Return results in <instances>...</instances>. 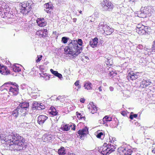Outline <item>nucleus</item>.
I'll return each mask as SVG.
<instances>
[{
    "instance_id": "f257e3e1",
    "label": "nucleus",
    "mask_w": 155,
    "mask_h": 155,
    "mask_svg": "<svg viewBox=\"0 0 155 155\" xmlns=\"http://www.w3.org/2000/svg\"><path fill=\"white\" fill-rule=\"evenodd\" d=\"M4 141L7 143L8 147L11 151L24 150L27 147L24 138L18 134L12 133L4 137Z\"/></svg>"
},
{
    "instance_id": "f03ea898",
    "label": "nucleus",
    "mask_w": 155,
    "mask_h": 155,
    "mask_svg": "<svg viewBox=\"0 0 155 155\" xmlns=\"http://www.w3.org/2000/svg\"><path fill=\"white\" fill-rule=\"evenodd\" d=\"M83 42L81 39L71 41L68 46L64 48V52L66 54H70L74 57H76L83 50Z\"/></svg>"
},
{
    "instance_id": "7ed1b4c3",
    "label": "nucleus",
    "mask_w": 155,
    "mask_h": 155,
    "mask_svg": "<svg viewBox=\"0 0 155 155\" xmlns=\"http://www.w3.org/2000/svg\"><path fill=\"white\" fill-rule=\"evenodd\" d=\"M140 13L139 14V17L141 18L146 17L147 16H150L154 13V10L153 7L147 6L145 7H142L140 9Z\"/></svg>"
},
{
    "instance_id": "20e7f679",
    "label": "nucleus",
    "mask_w": 155,
    "mask_h": 155,
    "mask_svg": "<svg viewBox=\"0 0 155 155\" xmlns=\"http://www.w3.org/2000/svg\"><path fill=\"white\" fill-rule=\"evenodd\" d=\"M33 2L31 0L24 2L21 3V8L20 12L24 15L28 14L31 9Z\"/></svg>"
},
{
    "instance_id": "39448f33",
    "label": "nucleus",
    "mask_w": 155,
    "mask_h": 155,
    "mask_svg": "<svg viewBox=\"0 0 155 155\" xmlns=\"http://www.w3.org/2000/svg\"><path fill=\"white\" fill-rule=\"evenodd\" d=\"M100 5L102 10L104 11H111L114 8L113 4L109 0H104Z\"/></svg>"
},
{
    "instance_id": "423d86ee",
    "label": "nucleus",
    "mask_w": 155,
    "mask_h": 155,
    "mask_svg": "<svg viewBox=\"0 0 155 155\" xmlns=\"http://www.w3.org/2000/svg\"><path fill=\"white\" fill-rule=\"evenodd\" d=\"M29 106V103L26 102H24L20 103L17 107L20 110V112H25L23 114V115L25 116L26 114L25 113L28 111Z\"/></svg>"
},
{
    "instance_id": "0eeeda50",
    "label": "nucleus",
    "mask_w": 155,
    "mask_h": 155,
    "mask_svg": "<svg viewBox=\"0 0 155 155\" xmlns=\"http://www.w3.org/2000/svg\"><path fill=\"white\" fill-rule=\"evenodd\" d=\"M110 145H107L106 143H104L103 145V148H102L101 154L103 155H107L114 151V149H110Z\"/></svg>"
},
{
    "instance_id": "6e6552de",
    "label": "nucleus",
    "mask_w": 155,
    "mask_h": 155,
    "mask_svg": "<svg viewBox=\"0 0 155 155\" xmlns=\"http://www.w3.org/2000/svg\"><path fill=\"white\" fill-rule=\"evenodd\" d=\"M139 74V72L134 73L133 71H130L128 74L127 78L129 81L135 80L140 77Z\"/></svg>"
},
{
    "instance_id": "1a4fd4ad",
    "label": "nucleus",
    "mask_w": 155,
    "mask_h": 155,
    "mask_svg": "<svg viewBox=\"0 0 155 155\" xmlns=\"http://www.w3.org/2000/svg\"><path fill=\"white\" fill-rule=\"evenodd\" d=\"M15 87H10V88L9 89V94L13 95H16L18 93V85H16Z\"/></svg>"
},
{
    "instance_id": "9d476101",
    "label": "nucleus",
    "mask_w": 155,
    "mask_h": 155,
    "mask_svg": "<svg viewBox=\"0 0 155 155\" xmlns=\"http://www.w3.org/2000/svg\"><path fill=\"white\" fill-rule=\"evenodd\" d=\"M12 13V12H5V11H4L3 12H2V13H1V15H0L2 18H7V19L8 18H12L14 16Z\"/></svg>"
},
{
    "instance_id": "9b49d317",
    "label": "nucleus",
    "mask_w": 155,
    "mask_h": 155,
    "mask_svg": "<svg viewBox=\"0 0 155 155\" xmlns=\"http://www.w3.org/2000/svg\"><path fill=\"white\" fill-rule=\"evenodd\" d=\"M78 133L80 136V138L81 139L82 137L86 136L88 133V129L86 127L82 130H79Z\"/></svg>"
},
{
    "instance_id": "f8f14e48",
    "label": "nucleus",
    "mask_w": 155,
    "mask_h": 155,
    "mask_svg": "<svg viewBox=\"0 0 155 155\" xmlns=\"http://www.w3.org/2000/svg\"><path fill=\"white\" fill-rule=\"evenodd\" d=\"M151 84V82L150 80L147 79H143L140 83V86L142 88H146L150 85Z\"/></svg>"
},
{
    "instance_id": "ddd939ff",
    "label": "nucleus",
    "mask_w": 155,
    "mask_h": 155,
    "mask_svg": "<svg viewBox=\"0 0 155 155\" xmlns=\"http://www.w3.org/2000/svg\"><path fill=\"white\" fill-rule=\"evenodd\" d=\"M36 21L38 25L40 27H44L47 24V22L44 18H38Z\"/></svg>"
},
{
    "instance_id": "4468645a",
    "label": "nucleus",
    "mask_w": 155,
    "mask_h": 155,
    "mask_svg": "<svg viewBox=\"0 0 155 155\" xmlns=\"http://www.w3.org/2000/svg\"><path fill=\"white\" fill-rule=\"evenodd\" d=\"M48 118V117L45 115H39L38 118V122L39 124L42 125Z\"/></svg>"
},
{
    "instance_id": "2eb2a0df",
    "label": "nucleus",
    "mask_w": 155,
    "mask_h": 155,
    "mask_svg": "<svg viewBox=\"0 0 155 155\" xmlns=\"http://www.w3.org/2000/svg\"><path fill=\"white\" fill-rule=\"evenodd\" d=\"M6 67L0 64V73L3 75H7L10 74V71H7L6 70Z\"/></svg>"
},
{
    "instance_id": "dca6fc26",
    "label": "nucleus",
    "mask_w": 155,
    "mask_h": 155,
    "mask_svg": "<svg viewBox=\"0 0 155 155\" xmlns=\"http://www.w3.org/2000/svg\"><path fill=\"white\" fill-rule=\"evenodd\" d=\"M98 38L97 37H95L92 39V41L89 42V45L93 48H94L97 47L98 43Z\"/></svg>"
},
{
    "instance_id": "f3484780",
    "label": "nucleus",
    "mask_w": 155,
    "mask_h": 155,
    "mask_svg": "<svg viewBox=\"0 0 155 155\" xmlns=\"http://www.w3.org/2000/svg\"><path fill=\"white\" fill-rule=\"evenodd\" d=\"M92 84L89 81H86L84 82V87L87 90L92 89Z\"/></svg>"
},
{
    "instance_id": "a211bd4d",
    "label": "nucleus",
    "mask_w": 155,
    "mask_h": 155,
    "mask_svg": "<svg viewBox=\"0 0 155 155\" xmlns=\"http://www.w3.org/2000/svg\"><path fill=\"white\" fill-rule=\"evenodd\" d=\"M44 7L45 8H49L48 10H46V12L48 13H51L52 8V5L51 3H47L44 5Z\"/></svg>"
},
{
    "instance_id": "6ab92c4d",
    "label": "nucleus",
    "mask_w": 155,
    "mask_h": 155,
    "mask_svg": "<svg viewBox=\"0 0 155 155\" xmlns=\"http://www.w3.org/2000/svg\"><path fill=\"white\" fill-rule=\"evenodd\" d=\"M19 66H20V65L15 64L12 67V68L14 72H19L21 71V69L19 67Z\"/></svg>"
},
{
    "instance_id": "aec40b11",
    "label": "nucleus",
    "mask_w": 155,
    "mask_h": 155,
    "mask_svg": "<svg viewBox=\"0 0 155 155\" xmlns=\"http://www.w3.org/2000/svg\"><path fill=\"white\" fill-rule=\"evenodd\" d=\"M144 28V26L142 25V27L137 30V32L140 35H147L146 34H147V32L145 31Z\"/></svg>"
},
{
    "instance_id": "412c9836",
    "label": "nucleus",
    "mask_w": 155,
    "mask_h": 155,
    "mask_svg": "<svg viewBox=\"0 0 155 155\" xmlns=\"http://www.w3.org/2000/svg\"><path fill=\"white\" fill-rule=\"evenodd\" d=\"M49 110H50L49 111V114L53 116L56 115L58 114V112L53 107H51Z\"/></svg>"
},
{
    "instance_id": "4be33fe9",
    "label": "nucleus",
    "mask_w": 155,
    "mask_h": 155,
    "mask_svg": "<svg viewBox=\"0 0 155 155\" xmlns=\"http://www.w3.org/2000/svg\"><path fill=\"white\" fill-rule=\"evenodd\" d=\"M50 71L53 74L58 77L61 80V78H62V74L58 73L57 71H54L52 69H50Z\"/></svg>"
},
{
    "instance_id": "5701e85b",
    "label": "nucleus",
    "mask_w": 155,
    "mask_h": 155,
    "mask_svg": "<svg viewBox=\"0 0 155 155\" xmlns=\"http://www.w3.org/2000/svg\"><path fill=\"white\" fill-rule=\"evenodd\" d=\"M96 136L97 137L99 138H100L101 140L103 139L104 137V135L103 133L101 132L100 130H98L96 133Z\"/></svg>"
},
{
    "instance_id": "b1692460",
    "label": "nucleus",
    "mask_w": 155,
    "mask_h": 155,
    "mask_svg": "<svg viewBox=\"0 0 155 155\" xmlns=\"http://www.w3.org/2000/svg\"><path fill=\"white\" fill-rule=\"evenodd\" d=\"M19 112H20V110L18 109L17 107L16 109L12 112V115L15 117V118H16L18 116Z\"/></svg>"
},
{
    "instance_id": "393cba45",
    "label": "nucleus",
    "mask_w": 155,
    "mask_h": 155,
    "mask_svg": "<svg viewBox=\"0 0 155 155\" xmlns=\"http://www.w3.org/2000/svg\"><path fill=\"white\" fill-rule=\"evenodd\" d=\"M65 149L63 147H61L58 151V153L59 155H65Z\"/></svg>"
},
{
    "instance_id": "a878e982",
    "label": "nucleus",
    "mask_w": 155,
    "mask_h": 155,
    "mask_svg": "<svg viewBox=\"0 0 155 155\" xmlns=\"http://www.w3.org/2000/svg\"><path fill=\"white\" fill-rule=\"evenodd\" d=\"M118 150L120 153L122 152L124 153L125 155H126L128 149L124 147V146H121L120 147L118 148Z\"/></svg>"
},
{
    "instance_id": "bb28decb",
    "label": "nucleus",
    "mask_w": 155,
    "mask_h": 155,
    "mask_svg": "<svg viewBox=\"0 0 155 155\" xmlns=\"http://www.w3.org/2000/svg\"><path fill=\"white\" fill-rule=\"evenodd\" d=\"M112 118L108 116H105L103 118L102 121L103 122V124H105L107 121H110L112 120Z\"/></svg>"
},
{
    "instance_id": "cd10ccee",
    "label": "nucleus",
    "mask_w": 155,
    "mask_h": 155,
    "mask_svg": "<svg viewBox=\"0 0 155 155\" xmlns=\"http://www.w3.org/2000/svg\"><path fill=\"white\" fill-rule=\"evenodd\" d=\"M39 104L37 102H34L32 104V108L33 110H40V108L39 107Z\"/></svg>"
},
{
    "instance_id": "c85d7f7f",
    "label": "nucleus",
    "mask_w": 155,
    "mask_h": 155,
    "mask_svg": "<svg viewBox=\"0 0 155 155\" xmlns=\"http://www.w3.org/2000/svg\"><path fill=\"white\" fill-rule=\"evenodd\" d=\"M71 41H72V40L66 37H63L61 38V42L64 44L66 43L68 41H69L70 43Z\"/></svg>"
},
{
    "instance_id": "c756f323",
    "label": "nucleus",
    "mask_w": 155,
    "mask_h": 155,
    "mask_svg": "<svg viewBox=\"0 0 155 155\" xmlns=\"http://www.w3.org/2000/svg\"><path fill=\"white\" fill-rule=\"evenodd\" d=\"M107 31H105L104 32L107 35H110L114 31V29L109 26L107 28Z\"/></svg>"
},
{
    "instance_id": "7c9ffc66",
    "label": "nucleus",
    "mask_w": 155,
    "mask_h": 155,
    "mask_svg": "<svg viewBox=\"0 0 155 155\" xmlns=\"http://www.w3.org/2000/svg\"><path fill=\"white\" fill-rule=\"evenodd\" d=\"M10 85H12V87H15V85H17L15 83H13L12 82H8V83H5L2 86V87L4 86H7L10 87Z\"/></svg>"
},
{
    "instance_id": "2f4dec72",
    "label": "nucleus",
    "mask_w": 155,
    "mask_h": 155,
    "mask_svg": "<svg viewBox=\"0 0 155 155\" xmlns=\"http://www.w3.org/2000/svg\"><path fill=\"white\" fill-rule=\"evenodd\" d=\"M111 57L112 56L110 55H105V58L107 59V60H105V62L107 65L109 64H110V60Z\"/></svg>"
},
{
    "instance_id": "473e14b6",
    "label": "nucleus",
    "mask_w": 155,
    "mask_h": 155,
    "mask_svg": "<svg viewBox=\"0 0 155 155\" xmlns=\"http://www.w3.org/2000/svg\"><path fill=\"white\" fill-rule=\"evenodd\" d=\"M71 125L68 126V125L65 124L63 127H62V130L64 131H67L69 130L70 128V127H71Z\"/></svg>"
},
{
    "instance_id": "72a5a7b5",
    "label": "nucleus",
    "mask_w": 155,
    "mask_h": 155,
    "mask_svg": "<svg viewBox=\"0 0 155 155\" xmlns=\"http://www.w3.org/2000/svg\"><path fill=\"white\" fill-rule=\"evenodd\" d=\"M40 74L41 75L40 76L41 77L43 78H44V79H45V80H49L50 77H49V76H48L47 75V74L46 73H42V74L44 75V76L41 75V74Z\"/></svg>"
},
{
    "instance_id": "f704fd0d",
    "label": "nucleus",
    "mask_w": 155,
    "mask_h": 155,
    "mask_svg": "<svg viewBox=\"0 0 155 155\" xmlns=\"http://www.w3.org/2000/svg\"><path fill=\"white\" fill-rule=\"evenodd\" d=\"M2 4V5L0 7V10H4L6 11V10L5 9L6 8L5 7L6 4L5 3H3L2 2H1Z\"/></svg>"
},
{
    "instance_id": "c9c22d12",
    "label": "nucleus",
    "mask_w": 155,
    "mask_h": 155,
    "mask_svg": "<svg viewBox=\"0 0 155 155\" xmlns=\"http://www.w3.org/2000/svg\"><path fill=\"white\" fill-rule=\"evenodd\" d=\"M133 114V112H131V114H130L129 118L131 120H133L134 118H136L137 117V114Z\"/></svg>"
},
{
    "instance_id": "e433bc0d",
    "label": "nucleus",
    "mask_w": 155,
    "mask_h": 155,
    "mask_svg": "<svg viewBox=\"0 0 155 155\" xmlns=\"http://www.w3.org/2000/svg\"><path fill=\"white\" fill-rule=\"evenodd\" d=\"M76 114L78 118L80 119H82V118L85 119V117L82 116V115L81 113H78V112H77Z\"/></svg>"
},
{
    "instance_id": "4c0bfd02",
    "label": "nucleus",
    "mask_w": 155,
    "mask_h": 155,
    "mask_svg": "<svg viewBox=\"0 0 155 155\" xmlns=\"http://www.w3.org/2000/svg\"><path fill=\"white\" fill-rule=\"evenodd\" d=\"M43 32L42 31H38L37 32V34L38 35V36L40 37V38H44V36H43Z\"/></svg>"
},
{
    "instance_id": "58836bf2",
    "label": "nucleus",
    "mask_w": 155,
    "mask_h": 155,
    "mask_svg": "<svg viewBox=\"0 0 155 155\" xmlns=\"http://www.w3.org/2000/svg\"><path fill=\"white\" fill-rule=\"evenodd\" d=\"M79 81H76L74 84L76 86H78V89H77V91L78 90V89H80L81 88V86L80 85H79Z\"/></svg>"
},
{
    "instance_id": "ea45409f",
    "label": "nucleus",
    "mask_w": 155,
    "mask_h": 155,
    "mask_svg": "<svg viewBox=\"0 0 155 155\" xmlns=\"http://www.w3.org/2000/svg\"><path fill=\"white\" fill-rule=\"evenodd\" d=\"M42 56L41 55L38 56L37 58L38 59L36 60V62L37 63H38L42 59Z\"/></svg>"
},
{
    "instance_id": "a19ab883",
    "label": "nucleus",
    "mask_w": 155,
    "mask_h": 155,
    "mask_svg": "<svg viewBox=\"0 0 155 155\" xmlns=\"http://www.w3.org/2000/svg\"><path fill=\"white\" fill-rule=\"evenodd\" d=\"M39 107H40V110H43L45 108V106L42 103L39 104Z\"/></svg>"
},
{
    "instance_id": "79ce46f5",
    "label": "nucleus",
    "mask_w": 155,
    "mask_h": 155,
    "mask_svg": "<svg viewBox=\"0 0 155 155\" xmlns=\"http://www.w3.org/2000/svg\"><path fill=\"white\" fill-rule=\"evenodd\" d=\"M143 48V46L142 45H138L137 47V49L138 51V49L142 50Z\"/></svg>"
},
{
    "instance_id": "37998d69",
    "label": "nucleus",
    "mask_w": 155,
    "mask_h": 155,
    "mask_svg": "<svg viewBox=\"0 0 155 155\" xmlns=\"http://www.w3.org/2000/svg\"><path fill=\"white\" fill-rule=\"evenodd\" d=\"M42 32H43V36H44V38H45L47 36V30L46 29H44L42 31Z\"/></svg>"
},
{
    "instance_id": "c03bdc74",
    "label": "nucleus",
    "mask_w": 155,
    "mask_h": 155,
    "mask_svg": "<svg viewBox=\"0 0 155 155\" xmlns=\"http://www.w3.org/2000/svg\"><path fill=\"white\" fill-rule=\"evenodd\" d=\"M109 26H108L106 24H105L104 26H103V29L104 30V32L105 31H107V28Z\"/></svg>"
},
{
    "instance_id": "a18cd8bd",
    "label": "nucleus",
    "mask_w": 155,
    "mask_h": 155,
    "mask_svg": "<svg viewBox=\"0 0 155 155\" xmlns=\"http://www.w3.org/2000/svg\"><path fill=\"white\" fill-rule=\"evenodd\" d=\"M144 29L145 30V31L147 32V34H146L147 35L149 34V30H150V28L148 27L147 26H144Z\"/></svg>"
},
{
    "instance_id": "49530a36",
    "label": "nucleus",
    "mask_w": 155,
    "mask_h": 155,
    "mask_svg": "<svg viewBox=\"0 0 155 155\" xmlns=\"http://www.w3.org/2000/svg\"><path fill=\"white\" fill-rule=\"evenodd\" d=\"M105 25L104 21V20L102 19L101 20V21L100 22V23H99L98 27V28L99 27H100L101 26H102V25H103V26Z\"/></svg>"
},
{
    "instance_id": "de8ad7c7",
    "label": "nucleus",
    "mask_w": 155,
    "mask_h": 155,
    "mask_svg": "<svg viewBox=\"0 0 155 155\" xmlns=\"http://www.w3.org/2000/svg\"><path fill=\"white\" fill-rule=\"evenodd\" d=\"M152 152L153 153L155 154V144H153L152 147Z\"/></svg>"
},
{
    "instance_id": "09e8293b",
    "label": "nucleus",
    "mask_w": 155,
    "mask_h": 155,
    "mask_svg": "<svg viewBox=\"0 0 155 155\" xmlns=\"http://www.w3.org/2000/svg\"><path fill=\"white\" fill-rule=\"evenodd\" d=\"M142 25H141V24H138L137 25L136 28V31L137 32V30L138 29H140V28L142 27Z\"/></svg>"
},
{
    "instance_id": "8fccbe9b",
    "label": "nucleus",
    "mask_w": 155,
    "mask_h": 155,
    "mask_svg": "<svg viewBox=\"0 0 155 155\" xmlns=\"http://www.w3.org/2000/svg\"><path fill=\"white\" fill-rule=\"evenodd\" d=\"M93 104V105H92V107L93 108V110H94L95 111H97V107L95 106L94 104H93V103L92 102L91 103Z\"/></svg>"
},
{
    "instance_id": "3c124183",
    "label": "nucleus",
    "mask_w": 155,
    "mask_h": 155,
    "mask_svg": "<svg viewBox=\"0 0 155 155\" xmlns=\"http://www.w3.org/2000/svg\"><path fill=\"white\" fill-rule=\"evenodd\" d=\"M152 49L153 51L155 52V40L153 42V44L152 45Z\"/></svg>"
},
{
    "instance_id": "603ef678",
    "label": "nucleus",
    "mask_w": 155,
    "mask_h": 155,
    "mask_svg": "<svg viewBox=\"0 0 155 155\" xmlns=\"http://www.w3.org/2000/svg\"><path fill=\"white\" fill-rule=\"evenodd\" d=\"M80 1L81 3L84 4H86L88 2L87 0H81Z\"/></svg>"
},
{
    "instance_id": "864d4df0",
    "label": "nucleus",
    "mask_w": 155,
    "mask_h": 155,
    "mask_svg": "<svg viewBox=\"0 0 155 155\" xmlns=\"http://www.w3.org/2000/svg\"><path fill=\"white\" fill-rule=\"evenodd\" d=\"M80 101L81 102L84 103L85 102V99L84 98H81Z\"/></svg>"
},
{
    "instance_id": "5fc2aeb1",
    "label": "nucleus",
    "mask_w": 155,
    "mask_h": 155,
    "mask_svg": "<svg viewBox=\"0 0 155 155\" xmlns=\"http://www.w3.org/2000/svg\"><path fill=\"white\" fill-rule=\"evenodd\" d=\"M103 147H99L98 148V150L101 153V152H102V148H103Z\"/></svg>"
},
{
    "instance_id": "6e6d98bb",
    "label": "nucleus",
    "mask_w": 155,
    "mask_h": 155,
    "mask_svg": "<svg viewBox=\"0 0 155 155\" xmlns=\"http://www.w3.org/2000/svg\"><path fill=\"white\" fill-rule=\"evenodd\" d=\"M39 69L41 70H43L44 69L43 65H41L39 66Z\"/></svg>"
},
{
    "instance_id": "4d7b16f0",
    "label": "nucleus",
    "mask_w": 155,
    "mask_h": 155,
    "mask_svg": "<svg viewBox=\"0 0 155 155\" xmlns=\"http://www.w3.org/2000/svg\"><path fill=\"white\" fill-rule=\"evenodd\" d=\"M114 74V72L113 71L110 72L109 73V76H112Z\"/></svg>"
},
{
    "instance_id": "13d9d810",
    "label": "nucleus",
    "mask_w": 155,
    "mask_h": 155,
    "mask_svg": "<svg viewBox=\"0 0 155 155\" xmlns=\"http://www.w3.org/2000/svg\"><path fill=\"white\" fill-rule=\"evenodd\" d=\"M45 138L47 139L50 140L51 139V137L49 136H46L45 137Z\"/></svg>"
},
{
    "instance_id": "bf43d9fd",
    "label": "nucleus",
    "mask_w": 155,
    "mask_h": 155,
    "mask_svg": "<svg viewBox=\"0 0 155 155\" xmlns=\"http://www.w3.org/2000/svg\"><path fill=\"white\" fill-rule=\"evenodd\" d=\"M109 145H110V149H114V151L115 150V149L116 148V147H114L113 145H111V144H110V145L109 144Z\"/></svg>"
},
{
    "instance_id": "052dcab7",
    "label": "nucleus",
    "mask_w": 155,
    "mask_h": 155,
    "mask_svg": "<svg viewBox=\"0 0 155 155\" xmlns=\"http://www.w3.org/2000/svg\"><path fill=\"white\" fill-rule=\"evenodd\" d=\"M67 155H76V154L74 153H68Z\"/></svg>"
},
{
    "instance_id": "680f3d73",
    "label": "nucleus",
    "mask_w": 155,
    "mask_h": 155,
    "mask_svg": "<svg viewBox=\"0 0 155 155\" xmlns=\"http://www.w3.org/2000/svg\"><path fill=\"white\" fill-rule=\"evenodd\" d=\"M109 89L111 91H113L114 90V88L113 87H109Z\"/></svg>"
},
{
    "instance_id": "e2e57ef3",
    "label": "nucleus",
    "mask_w": 155,
    "mask_h": 155,
    "mask_svg": "<svg viewBox=\"0 0 155 155\" xmlns=\"http://www.w3.org/2000/svg\"><path fill=\"white\" fill-rule=\"evenodd\" d=\"M72 129L73 130H75V126L74 125L73 127L72 128Z\"/></svg>"
},
{
    "instance_id": "0e129e2a",
    "label": "nucleus",
    "mask_w": 155,
    "mask_h": 155,
    "mask_svg": "<svg viewBox=\"0 0 155 155\" xmlns=\"http://www.w3.org/2000/svg\"><path fill=\"white\" fill-rule=\"evenodd\" d=\"M98 89L100 91H102V89L101 88V87L100 86L98 88Z\"/></svg>"
},
{
    "instance_id": "69168bd1",
    "label": "nucleus",
    "mask_w": 155,
    "mask_h": 155,
    "mask_svg": "<svg viewBox=\"0 0 155 155\" xmlns=\"http://www.w3.org/2000/svg\"><path fill=\"white\" fill-rule=\"evenodd\" d=\"M61 97L58 96V97H57V98L56 99V100H59L60 99Z\"/></svg>"
},
{
    "instance_id": "338daca9",
    "label": "nucleus",
    "mask_w": 155,
    "mask_h": 155,
    "mask_svg": "<svg viewBox=\"0 0 155 155\" xmlns=\"http://www.w3.org/2000/svg\"><path fill=\"white\" fill-rule=\"evenodd\" d=\"M137 0H128L129 2H135L137 1Z\"/></svg>"
},
{
    "instance_id": "774afa93",
    "label": "nucleus",
    "mask_w": 155,
    "mask_h": 155,
    "mask_svg": "<svg viewBox=\"0 0 155 155\" xmlns=\"http://www.w3.org/2000/svg\"><path fill=\"white\" fill-rule=\"evenodd\" d=\"M121 114L124 116H125V113L124 112H122L121 113Z\"/></svg>"
}]
</instances>
